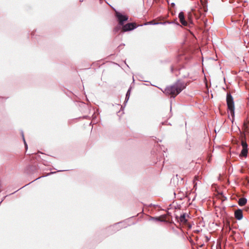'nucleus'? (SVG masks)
<instances>
[{
	"label": "nucleus",
	"instance_id": "nucleus-7",
	"mask_svg": "<svg viewBox=\"0 0 249 249\" xmlns=\"http://www.w3.org/2000/svg\"><path fill=\"white\" fill-rule=\"evenodd\" d=\"M234 215L235 218L238 220H241L243 217L242 211L241 210H237L235 211Z\"/></svg>",
	"mask_w": 249,
	"mask_h": 249
},
{
	"label": "nucleus",
	"instance_id": "nucleus-11",
	"mask_svg": "<svg viewBox=\"0 0 249 249\" xmlns=\"http://www.w3.org/2000/svg\"><path fill=\"white\" fill-rule=\"evenodd\" d=\"M130 89H129L126 93V97H128V98H129V96L130 95Z\"/></svg>",
	"mask_w": 249,
	"mask_h": 249
},
{
	"label": "nucleus",
	"instance_id": "nucleus-8",
	"mask_svg": "<svg viewBox=\"0 0 249 249\" xmlns=\"http://www.w3.org/2000/svg\"><path fill=\"white\" fill-rule=\"evenodd\" d=\"M187 215L186 214L181 215L179 218V221L182 224H185L187 222V219L186 218Z\"/></svg>",
	"mask_w": 249,
	"mask_h": 249
},
{
	"label": "nucleus",
	"instance_id": "nucleus-4",
	"mask_svg": "<svg viewBox=\"0 0 249 249\" xmlns=\"http://www.w3.org/2000/svg\"><path fill=\"white\" fill-rule=\"evenodd\" d=\"M137 26L135 23H127L123 26L122 30L123 32L131 31L136 28Z\"/></svg>",
	"mask_w": 249,
	"mask_h": 249
},
{
	"label": "nucleus",
	"instance_id": "nucleus-15",
	"mask_svg": "<svg viewBox=\"0 0 249 249\" xmlns=\"http://www.w3.org/2000/svg\"><path fill=\"white\" fill-rule=\"evenodd\" d=\"M151 23V22L146 23H145L144 24H145V25H147V24H149V23Z\"/></svg>",
	"mask_w": 249,
	"mask_h": 249
},
{
	"label": "nucleus",
	"instance_id": "nucleus-12",
	"mask_svg": "<svg viewBox=\"0 0 249 249\" xmlns=\"http://www.w3.org/2000/svg\"><path fill=\"white\" fill-rule=\"evenodd\" d=\"M118 30H119V28H118V27H116V28H115V31H116V32H117V31H118Z\"/></svg>",
	"mask_w": 249,
	"mask_h": 249
},
{
	"label": "nucleus",
	"instance_id": "nucleus-6",
	"mask_svg": "<svg viewBox=\"0 0 249 249\" xmlns=\"http://www.w3.org/2000/svg\"><path fill=\"white\" fill-rule=\"evenodd\" d=\"M178 18L180 22L183 26H187L188 25L187 22L184 19V15L183 12H181L179 13Z\"/></svg>",
	"mask_w": 249,
	"mask_h": 249
},
{
	"label": "nucleus",
	"instance_id": "nucleus-9",
	"mask_svg": "<svg viewBox=\"0 0 249 249\" xmlns=\"http://www.w3.org/2000/svg\"><path fill=\"white\" fill-rule=\"evenodd\" d=\"M247 203V199L245 198H241L238 200V204L240 206H244Z\"/></svg>",
	"mask_w": 249,
	"mask_h": 249
},
{
	"label": "nucleus",
	"instance_id": "nucleus-3",
	"mask_svg": "<svg viewBox=\"0 0 249 249\" xmlns=\"http://www.w3.org/2000/svg\"><path fill=\"white\" fill-rule=\"evenodd\" d=\"M241 145L242 146V149L239 155V157L240 158L244 157L246 158L247 157L248 153V144L246 141L242 140Z\"/></svg>",
	"mask_w": 249,
	"mask_h": 249
},
{
	"label": "nucleus",
	"instance_id": "nucleus-14",
	"mask_svg": "<svg viewBox=\"0 0 249 249\" xmlns=\"http://www.w3.org/2000/svg\"><path fill=\"white\" fill-rule=\"evenodd\" d=\"M193 13H194V14H196V10H194L193 11Z\"/></svg>",
	"mask_w": 249,
	"mask_h": 249
},
{
	"label": "nucleus",
	"instance_id": "nucleus-1",
	"mask_svg": "<svg viewBox=\"0 0 249 249\" xmlns=\"http://www.w3.org/2000/svg\"><path fill=\"white\" fill-rule=\"evenodd\" d=\"M186 86V84L184 82L178 81L172 86L166 87L163 92L166 94L171 95L174 97L184 89Z\"/></svg>",
	"mask_w": 249,
	"mask_h": 249
},
{
	"label": "nucleus",
	"instance_id": "nucleus-5",
	"mask_svg": "<svg viewBox=\"0 0 249 249\" xmlns=\"http://www.w3.org/2000/svg\"><path fill=\"white\" fill-rule=\"evenodd\" d=\"M116 16L117 18L119 24L121 25L124 24V22L128 19V17L125 15H123L120 13L116 12Z\"/></svg>",
	"mask_w": 249,
	"mask_h": 249
},
{
	"label": "nucleus",
	"instance_id": "nucleus-10",
	"mask_svg": "<svg viewBox=\"0 0 249 249\" xmlns=\"http://www.w3.org/2000/svg\"><path fill=\"white\" fill-rule=\"evenodd\" d=\"M22 138H23V141H24V142L25 146L26 148H27V143H26V142H25V139H24L23 133H22Z\"/></svg>",
	"mask_w": 249,
	"mask_h": 249
},
{
	"label": "nucleus",
	"instance_id": "nucleus-13",
	"mask_svg": "<svg viewBox=\"0 0 249 249\" xmlns=\"http://www.w3.org/2000/svg\"><path fill=\"white\" fill-rule=\"evenodd\" d=\"M197 178H196V177H195V178H194V183H195V180H197Z\"/></svg>",
	"mask_w": 249,
	"mask_h": 249
},
{
	"label": "nucleus",
	"instance_id": "nucleus-2",
	"mask_svg": "<svg viewBox=\"0 0 249 249\" xmlns=\"http://www.w3.org/2000/svg\"><path fill=\"white\" fill-rule=\"evenodd\" d=\"M227 103L230 115L232 117L231 120L233 122L234 117V105L232 97L229 93L227 95Z\"/></svg>",
	"mask_w": 249,
	"mask_h": 249
}]
</instances>
